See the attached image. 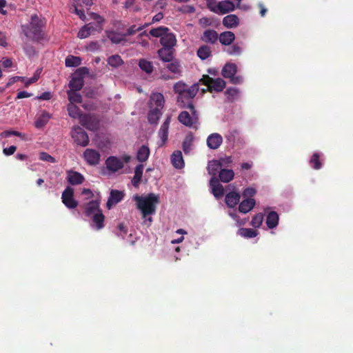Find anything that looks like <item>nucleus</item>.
<instances>
[{
	"mask_svg": "<svg viewBox=\"0 0 353 353\" xmlns=\"http://www.w3.org/2000/svg\"><path fill=\"white\" fill-rule=\"evenodd\" d=\"M108 63L113 68H117L121 65L123 61L119 55L115 54L108 57Z\"/></svg>",
	"mask_w": 353,
	"mask_h": 353,
	"instance_id": "45",
	"label": "nucleus"
},
{
	"mask_svg": "<svg viewBox=\"0 0 353 353\" xmlns=\"http://www.w3.org/2000/svg\"><path fill=\"white\" fill-rule=\"evenodd\" d=\"M118 230L119 231L117 232V235L123 239L127 232V230L125 228L123 224L120 223L118 225Z\"/></svg>",
	"mask_w": 353,
	"mask_h": 353,
	"instance_id": "60",
	"label": "nucleus"
},
{
	"mask_svg": "<svg viewBox=\"0 0 353 353\" xmlns=\"http://www.w3.org/2000/svg\"><path fill=\"white\" fill-rule=\"evenodd\" d=\"M77 91H68V99L70 104L80 103L82 101L81 95Z\"/></svg>",
	"mask_w": 353,
	"mask_h": 353,
	"instance_id": "43",
	"label": "nucleus"
},
{
	"mask_svg": "<svg viewBox=\"0 0 353 353\" xmlns=\"http://www.w3.org/2000/svg\"><path fill=\"white\" fill-rule=\"evenodd\" d=\"M131 160V157L128 154H123L120 157L116 156H110L105 160V165L107 170L115 173L124 168L125 163H128Z\"/></svg>",
	"mask_w": 353,
	"mask_h": 353,
	"instance_id": "5",
	"label": "nucleus"
},
{
	"mask_svg": "<svg viewBox=\"0 0 353 353\" xmlns=\"http://www.w3.org/2000/svg\"><path fill=\"white\" fill-rule=\"evenodd\" d=\"M83 85L82 79L79 77H73L69 83L70 91H79Z\"/></svg>",
	"mask_w": 353,
	"mask_h": 353,
	"instance_id": "39",
	"label": "nucleus"
},
{
	"mask_svg": "<svg viewBox=\"0 0 353 353\" xmlns=\"http://www.w3.org/2000/svg\"><path fill=\"white\" fill-rule=\"evenodd\" d=\"M216 9L217 10H215V13L224 14L234 10L235 5L233 1L230 0H224L218 2V7Z\"/></svg>",
	"mask_w": 353,
	"mask_h": 353,
	"instance_id": "15",
	"label": "nucleus"
},
{
	"mask_svg": "<svg viewBox=\"0 0 353 353\" xmlns=\"http://www.w3.org/2000/svg\"><path fill=\"white\" fill-rule=\"evenodd\" d=\"M99 201L92 200L85 205V214L92 220L91 225L95 230L104 227L105 216L99 208Z\"/></svg>",
	"mask_w": 353,
	"mask_h": 353,
	"instance_id": "2",
	"label": "nucleus"
},
{
	"mask_svg": "<svg viewBox=\"0 0 353 353\" xmlns=\"http://www.w3.org/2000/svg\"><path fill=\"white\" fill-rule=\"evenodd\" d=\"M206 141L209 148L216 150L222 144L223 137L219 133H212L208 137Z\"/></svg>",
	"mask_w": 353,
	"mask_h": 353,
	"instance_id": "16",
	"label": "nucleus"
},
{
	"mask_svg": "<svg viewBox=\"0 0 353 353\" xmlns=\"http://www.w3.org/2000/svg\"><path fill=\"white\" fill-rule=\"evenodd\" d=\"M199 91V85L194 84L188 88L185 92L177 96L178 105L182 108H192V99Z\"/></svg>",
	"mask_w": 353,
	"mask_h": 353,
	"instance_id": "6",
	"label": "nucleus"
},
{
	"mask_svg": "<svg viewBox=\"0 0 353 353\" xmlns=\"http://www.w3.org/2000/svg\"><path fill=\"white\" fill-rule=\"evenodd\" d=\"M199 24L203 27L210 26L212 24V20L208 17H202L199 19Z\"/></svg>",
	"mask_w": 353,
	"mask_h": 353,
	"instance_id": "63",
	"label": "nucleus"
},
{
	"mask_svg": "<svg viewBox=\"0 0 353 353\" xmlns=\"http://www.w3.org/2000/svg\"><path fill=\"white\" fill-rule=\"evenodd\" d=\"M179 11L183 13H193L195 12V8L193 6L186 5L179 8Z\"/></svg>",
	"mask_w": 353,
	"mask_h": 353,
	"instance_id": "58",
	"label": "nucleus"
},
{
	"mask_svg": "<svg viewBox=\"0 0 353 353\" xmlns=\"http://www.w3.org/2000/svg\"><path fill=\"white\" fill-rule=\"evenodd\" d=\"M83 158L90 165H97L101 160L100 153L94 149H86L83 152Z\"/></svg>",
	"mask_w": 353,
	"mask_h": 353,
	"instance_id": "12",
	"label": "nucleus"
},
{
	"mask_svg": "<svg viewBox=\"0 0 353 353\" xmlns=\"http://www.w3.org/2000/svg\"><path fill=\"white\" fill-rule=\"evenodd\" d=\"M230 82L233 84H241L243 81V79L241 76L234 75L230 79Z\"/></svg>",
	"mask_w": 353,
	"mask_h": 353,
	"instance_id": "64",
	"label": "nucleus"
},
{
	"mask_svg": "<svg viewBox=\"0 0 353 353\" xmlns=\"http://www.w3.org/2000/svg\"><path fill=\"white\" fill-rule=\"evenodd\" d=\"M165 103L163 95L160 92H153L150 95V108H159L162 110Z\"/></svg>",
	"mask_w": 353,
	"mask_h": 353,
	"instance_id": "17",
	"label": "nucleus"
},
{
	"mask_svg": "<svg viewBox=\"0 0 353 353\" xmlns=\"http://www.w3.org/2000/svg\"><path fill=\"white\" fill-rule=\"evenodd\" d=\"M188 88L189 87L182 81H179L174 85V90L178 95L185 92L188 90Z\"/></svg>",
	"mask_w": 353,
	"mask_h": 353,
	"instance_id": "51",
	"label": "nucleus"
},
{
	"mask_svg": "<svg viewBox=\"0 0 353 353\" xmlns=\"http://www.w3.org/2000/svg\"><path fill=\"white\" fill-rule=\"evenodd\" d=\"M91 19L94 20L83 26L78 32V37L85 39L95 32H100L102 30L103 19L96 13L91 14Z\"/></svg>",
	"mask_w": 353,
	"mask_h": 353,
	"instance_id": "4",
	"label": "nucleus"
},
{
	"mask_svg": "<svg viewBox=\"0 0 353 353\" xmlns=\"http://www.w3.org/2000/svg\"><path fill=\"white\" fill-rule=\"evenodd\" d=\"M143 165L139 164L136 166L134 170V175L132 179V183L134 187H138L140 184L143 175Z\"/></svg>",
	"mask_w": 353,
	"mask_h": 353,
	"instance_id": "32",
	"label": "nucleus"
},
{
	"mask_svg": "<svg viewBox=\"0 0 353 353\" xmlns=\"http://www.w3.org/2000/svg\"><path fill=\"white\" fill-rule=\"evenodd\" d=\"M67 180L70 184L76 185L82 183L84 177L78 172L70 170L67 172Z\"/></svg>",
	"mask_w": 353,
	"mask_h": 353,
	"instance_id": "19",
	"label": "nucleus"
},
{
	"mask_svg": "<svg viewBox=\"0 0 353 353\" xmlns=\"http://www.w3.org/2000/svg\"><path fill=\"white\" fill-rule=\"evenodd\" d=\"M240 194L236 192H231L225 196V203L230 208H234L240 201Z\"/></svg>",
	"mask_w": 353,
	"mask_h": 353,
	"instance_id": "25",
	"label": "nucleus"
},
{
	"mask_svg": "<svg viewBox=\"0 0 353 353\" xmlns=\"http://www.w3.org/2000/svg\"><path fill=\"white\" fill-rule=\"evenodd\" d=\"M208 1V8L212 11L215 12V10H217L218 2L216 0H207Z\"/></svg>",
	"mask_w": 353,
	"mask_h": 353,
	"instance_id": "59",
	"label": "nucleus"
},
{
	"mask_svg": "<svg viewBox=\"0 0 353 353\" xmlns=\"http://www.w3.org/2000/svg\"><path fill=\"white\" fill-rule=\"evenodd\" d=\"M210 186L212 193L216 199L221 198L224 194V189L223 185L219 183V179L216 176H212L210 180Z\"/></svg>",
	"mask_w": 353,
	"mask_h": 353,
	"instance_id": "13",
	"label": "nucleus"
},
{
	"mask_svg": "<svg viewBox=\"0 0 353 353\" xmlns=\"http://www.w3.org/2000/svg\"><path fill=\"white\" fill-rule=\"evenodd\" d=\"M234 176V173L230 169H221L219 171V179L223 183H228L231 181Z\"/></svg>",
	"mask_w": 353,
	"mask_h": 353,
	"instance_id": "30",
	"label": "nucleus"
},
{
	"mask_svg": "<svg viewBox=\"0 0 353 353\" xmlns=\"http://www.w3.org/2000/svg\"><path fill=\"white\" fill-rule=\"evenodd\" d=\"M79 122L81 125L91 131L97 130L99 126V121L97 118L90 114H83L80 117Z\"/></svg>",
	"mask_w": 353,
	"mask_h": 353,
	"instance_id": "9",
	"label": "nucleus"
},
{
	"mask_svg": "<svg viewBox=\"0 0 353 353\" xmlns=\"http://www.w3.org/2000/svg\"><path fill=\"white\" fill-rule=\"evenodd\" d=\"M174 49L170 48H161L158 50V55L163 62H170L173 60Z\"/></svg>",
	"mask_w": 353,
	"mask_h": 353,
	"instance_id": "21",
	"label": "nucleus"
},
{
	"mask_svg": "<svg viewBox=\"0 0 353 353\" xmlns=\"http://www.w3.org/2000/svg\"><path fill=\"white\" fill-rule=\"evenodd\" d=\"M167 68L169 71L174 74H179L181 73V65L178 61L174 60L169 62Z\"/></svg>",
	"mask_w": 353,
	"mask_h": 353,
	"instance_id": "47",
	"label": "nucleus"
},
{
	"mask_svg": "<svg viewBox=\"0 0 353 353\" xmlns=\"http://www.w3.org/2000/svg\"><path fill=\"white\" fill-rule=\"evenodd\" d=\"M40 74H41V71L39 70H37L35 72V73L34 74L33 77L26 79V81H25V79L23 80L24 81L25 85L27 87L29 85L36 82L39 79Z\"/></svg>",
	"mask_w": 353,
	"mask_h": 353,
	"instance_id": "55",
	"label": "nucleus"
},
{
	"mask_svg": "<svg viewBox=\"0 0 353 353\" xmlns=\"http://www.w3.org/2000/svg\"><path fill=\"white\" fill-rule=\"evenodd\" d=\"M238 234L245 238L250 239L257 235V232L251 228H242L238 230Z\"/></svg>",
	"mask_w": 353,
	"mask_h": 353,
	"instance_id": "41",
	"label": "nucleus"
},
{
	"mask_svg": "<svg viewBox=\"0 0 353 353\" xmlns=\"http://www.w3.org/2000/svg\"><path fill=\"white\" fill-rule=\"evenodd\" d=\"M255 193H256V190L254 188H248L243 191V196L244 197H250V196H254L255 194Z\"/></svg>",
	"mask_w": 353,
	"mask_h": 353,
	"instance_id": "61",
	"label": "nucleus"
},
{
	"mask_svg": "<svg viewBox=\"0 0 353 353\" xmlns=\"http://www.w3.org/2000/svg\"><path fill=\"white\" fill-rule=\"evenodd\" d=\"M134 200L137 202V208L143 214L144 221H148L150 224L152 221L150 216L156 212V207L159 202V196L154 193H150L146 196L136 195Z\"/></svg>",
	"mask_w": 353,
	"mask_h": 353,
	"instance_id": "1",
	"label": "nucleus"
},
{
	"mask_svg": "<svg viewBox=\"0 0 353 353\" xmlns=\"http://www.w3.org/2000/svg\"><path fill=\"white\" fill-rule=\"evenodd\" d=\"M43 21L37 14L31 17L29 24L23 25L21 26L22 31L26 37L32 41H39L43 39L42 28Z\"/></svg>",
	"mask_w": 353,
	"mask_h": 353,
	"instance_id": "3",
	"label": "nucleus"
},
{
	"mask_svg": "<svg viewBox=\"0 0 353 353\" xmlns=\"http://www.w3.org/2000/svg\"><path fill=\"white\" fill-rule=\"evenodd\" d=\"M148 23H145L144 26L137 27L135 25L130 26L126 31L125 37L131 36L134 34L137 31L143 30L145 27L148 26Z\"/></svg>",
	"mask_w": 353,
	"mask_h": 353,
	"instance_id": "53",
	"label": "nucleus"
},
{
	"mask_svg": "<svg viewBox=\"0 0 353 353\" xmlns=\"http://www.w3.org/2000/svg\"><path fill=\"white\" fill-rule=\"evenodd\" d=\"M237 72V66L234 63H226L221 71L222 75L226 79H230Z\"/></svg>",
	"mask_w": 353,
	"mask_h": 353,
	"instance_id": "26",
	"label": "nucleus"
},
{
	"mask_svg": "<svg viewBox=\"0 0 353 353\" xmlns=\"http://www.w3.org/2000/svg\"><path fill=\"white\" fill-rule=\"evenodd\" d=\"M201 81L208 86L210 92H221L225 87V81L221 78L213 79L208 75H204Z\"/></svg>",
	"mask_w": 353,
	"mask_h": 353,
	"instance_id": "7",
	"label": "nucleus"
},
{
	"mask_svg": "<svg viewBox=\"0 0 353 353\" xmlns=\"http://www.w3.org/2000/svg\"><path fill=\"white\" fill-rule=\"evenodd\" d=\"M124 197V192L117 190H112L110 193V196L106 203L108 209H110L113 205H115L120 202Z\"/></svg>",
	"mask_w": 353,
	"mask_h": 353,
	"instance_id": "14",
	"label": "nucleus"
},
{
	"mask_svg": "<svg viewBox=\"0 0 353 353\" xmlns=\"http://www.w3.org/2000/svg\"><path fill=\"white\" fill-rule=\"evenodd\" d=\"M160 43L164 48H173L176 46V39L173 33L168 31L160 39Z\"/></svg>",
	"mask_w": 353,
	"mask_h": 353,
	"instance_id": "18",
	"label": "nucleus"
},
{
	"mask_svg": "<svg viewBox=\"0 0 353 353\" xmlns=\"http://www.w3.org/2000/svg\"><path fill=\"white\" fill-rule=\"evenodd\" d=\"M12 135L19 137L21 138L23 140L26 139V135L25 134H22V133H21L18 131H15V130H6V131L2 132L0 134V137L2 138L9 137Z\"/></svg>",
	"mask_w": 353,
	"mask_h": 353,
	"instance_id": "49",
	"label": "nucleus"
},
{
	"mask_svg": "<svg viewBox=\"0 0 353 353\" xmlns=\"http://www.w3.org/2000/svg\"><path fill=\"white\" fill-rule=\"evenodd\" d=\"M50 115L47 112H43L36 121H35V127L37 128H41L48 123Z\"/></svg>",
	"mask_w": 353,
	"mask_h": 353,
	"instance_id": "44",
	"label": "nucleus"
},
{
	"mask_svg": "<svg viewBox=\"0 0 353 353\" xmlns=\"http://www.w3.org/2000/svg\"><path fill=\"white\" fill-rule=\"evenodd\" d=\"M193 137L192 134L186 136L183 142V150L185 154L189 153L192 150Z\"/></svg>",
	"mask_w": 353,
	"mask_h": 353,
	"instance_id": "48",
	"label": "nucleus"
},
{
	"mask_svg": "<svg viewBox=\"0 0 353 353\" xmlns=\"http://www.w3.org/2000/svg\"><path fill=\"white\" fill-rule=\"evenodd\" d=\"M279 223V215L278 214L274 212H270L266 219V224L268 227L270 229L274 228L276 227Z\"/></svg>",
	"mask_w": 353,
	"mask_h": 353,
	"instance_id": "33",
	"label": "nucleus"
},
{
	"mask_svg": "<svg viewBox=\"0 0 353 353\" xmlns=\"http://www.w3.org/2000/svg\"><path fill=\"white\" fill-rule=\"evenodd\" d=\"M178 119L180 123L185 126L192 127L194 125L193 119H192L190 114L186 111L181 112L178 117Z\"/></svg>",
	"mask_w": 353,
	"mask_h": 353,
	"instance_id": "34",
	"label": "nucleus"
},
{
	"mask_svg": "<svg viewBox=\"0 0 353 353\" xmlns=\"http://www.w3.org/2000/svg\"><path fill=\"white\" fill-rule=\"evenodd\" d=\"M221 169V165L220 164V161L218 160H212L209 161L207 170L208 174L215 176L218 172H219Z\"/></svg>",
	"mask_w": 353,
	"mask_h": 353,
	"instance_id": "31",
	"label": "nucleus"
},
{
	"mask_svg": "<svg viewBox=\"0 0 353 353\" xmlns=\"http://www.w3.org/2000/svg\"><path fill=\"white\" fill-rule=\"evenodd\" d=\"M171 161L173 166L176 169H181L184 166V161L181 151L177 150L173 152L171 156Z\"/></svg>",
	"mask_w": 353,
	"mask_h": 353,
	"instance_id": "27",
	"label": "nucleus"
},
{
	"mask_svg": "<svg viewBox=\"0 0 353 353\" xmlns=\"http://www.w3.org/2000/svg\"><path fill=\"white\" fill-rule=\"evenodd\" d=\"M222 23L227 28H234L239 24V19L235 14H229L223 19Z\"/></svg>",
	"mask_w": 353,
	"mask_h": 353,
	"instance_id": "24",
	"label": "nucleus"
},
{
	"mask_svg": "<svg viewBox=\"0 0 353 353\" xmlns=\"http://www.w3.org/2000/svg\"><path fill=\"white\" fill-rule=\"evenodd\" d=\"M92 5V0H74L72 7L74 12L81 19L85 21L86 19L83 8H88Z\"/></svg>",
	"mask_w": 353,
	"mask_h": 353,
	"instance_id": "11",
	"label": "nucleus"
},
{
	"mask_svg": "<svg viewBox=\"0 0 353 353\" xmlns=\"http://www.w3.org/2000/svg\"><path fill=\"white\" fill-rule=\"evenodd\" d=\"M218 39L222 45L229 46L235 39V35L231 31H225L220 34Z\"/></svg>",
	"mask_w": 353,
	"mask_h": 353,
	"instance_id": "28",
	"label": "nucleus"
},
{
	"mask_svg": "<svg viewBox=\"0 0 353 353\" xmlns=\"http://www.w3.org/2000/svg\"><path fill=\"white\" fill-rule=\"evenodd\" d=\"M255 203L256 202L254 199L248 198L244 199L239 205V211L243 214L248 213L254 208Z\"/></svg>",
	"mask_w": 353,
	"mask_h": 353,
	"instance_id": "23",
	"label": "nucleus"
},
{
	"mask_svg": "<svg viewBox=\"0 0 353 353\" xmlns=\"http://www.w3.org/2000/svg\"><path fill=\"white\" fill-rule=\"evenodd\" d=\"M225 93L228 95L229 99H233L239 95V90L236 88H229Z\"/></svg>",
	"mask_w": 353,
	"mask_h": 353,
	"instance_id": "57",
	"label": "nucleus"
},
{
	"mask_svg": "<svg viewBox=\"0 0 353 353\" xmlns=\"http://www.w3.org/2000/svg\"><path fill=\"white\" fill-rule=\"evenodd\" d=\"M310 164L312 168H313L315 170H319L321 168V163L319 161V154L317 152H315L312 156L310 160Z\"/></svg>",
	"mask_w": 353,
	"mask_h": 353,
	"instance_id": "50",
	"label": "nucleus"
},
{
	"mask_svg": "<svg viewBox=\"0 0 353 353\" xmlns=\"http://www.w3.org/2000/svg\"><path fill=\"white\" fill-rule=\"evenodd\" d=\"M17 150V147L14 145H11L9 148H6L3 149V152L6 156L12 155Z\"/></svg>",
	"mask_w": 353,
	"mask_h": 353,
	"instance_id": "62",
	"label": "nucleus"
},
{
	"mask_svg": "<svg viewBox=\"0 0 353 353\" xmlns=\"http://www.w3.org/2000/svg\"><path fill=\"white\" fill-rule=\"evenodd\" d=\"M39 159L43 161L50 162V163H55V159L48 154L46 152H41L39 154Z\"/></svg>",
	"mask_w": 353,
	"mask_h": 353,
	"instance_id": "56",
	"label": "nucleus"
},
{
	"mask_svg": "<svg viewBox=\"0 0 353 353\" xmlns=\"http://www.w3.org/2000/svg\"><path fill=\"white\" fill-rule=\"evenodd\" d=\"M196 53H197V56L201 60H205L206 59H208V57H210L211 56V54H212L211 48L206 45H203L197 50Z\"/></svg>",
	"mask_w": 353,
	"mask_h": 353,
	"instance_id": "37",
	"label": "nucleus"
},
{
	"mask_svg": "<svg viewBox=\"0 0 353 353\" xmlns=\"http://www.w3.org/2000/svg\"><path fill=\"white\" fill-rule=\"evenodd\" d=\"M150 153L149 148L146 145H142L137 152V160L141 163L146 161L150 156Z\"/></svg>",
	"mask_w": 353,
	"mask_h": 353,
	"instance_id": "36",
	"label": "nucleus"
},
{
	"mask_svg": "<svg viewBox=\"0 0 353 353\" xmlns=\"http://www.w3.org/2000/svg\"><path fill=\"white\" fill-rule=\"evenodd\" d=\"M168 31H170L168 28L159 26L157 28L150 30V34L154 37H160L161 39L164 34L167 33Z\"/></svg>",
	"mask_w": 353,
	"mask_h": 353,
	"instance_id": "42",
	"label": "nucleus"
},
{
	"mask_svg": "<svg viewBox=\"0 0 353 353\" xmlns=\"http://www.w3.org/2000/svg\"><path fill=\"white\" fill-rule=\"evenodd\" d=\"M67 67H77L81 64V59L79 57L69 55L65 61Z\"/></svg>",
	"mask_w": 353,
	"mask_h": 353,
	"instance_id": "40",
	"label": "nucleus"
},
{
	"mask_svg": "<svg viewBox=\"0 0 353 353\" xmlns=\"http://www.w3.org/2000/svg\"><path fill=\"white\" fill-rule=\"evenodd\" d=\"M74 141L79 145L85 147L89 143V137L86 132L79 126H74L71 131Z\"/></svg>",
	"mask_w": 353,
	"mask_h": 353,
	"instance_id": "8",
	"label": "nucleus"
},
{
	"mask_svg": "<svg viewBox=\"0 0 353 353\" xmlns=\"http://www.w3.org/2000/svg\"><path fill=\"white\" fill-rule=\"evenodd\" d=\"M171 118L170 117H168L165 121L162 123L159 131V137L162 141V144L165 143L168 140V129L170 123Z\"/></svg>",
	"mask_w": 353,
	"mask_h": 353,
	"instance_id": "22",
	"label": "nucleus"
},
{
	"mask_svg": "<svg viewBox=\"0 0 353 353\" xmlns=\"http://www.w3.org/2000/svg\"><path fill=\"white\" fill-rule=\"evenodd\" d=\"M218 38L219 34L216 31L210 29L205 30L201 37L203 41L211 44L215 43L217 41Z\"/></svg>",
	"mask_w": 353,
	"mask_h": 353,
	"instance_id": "20",
	"label": "nucleus"
},
{
	"mask_svg": "<svg viewBox=\"0 0 353 353\" xmlns=\"http://www.w3.org/2000/svg\"><path fill=\"white\" fill-rule=\"evenodd\" d=\"M61 199L63 204L69 209H74L78 205V202L74 199V190L70 186L63 192Z\"/></svg>",
	"mask_w": 353,
	"mask_h": 353,
	"instance_id": "10",
	"label": "nucleus"
},
{
	"mask_svg": "<svg viewBox=\"0 0 353 353\" xmlns=\"http://www.w3.org/2000/svg\"><path fill=\"white\" fill-rule=\"evenodd\" d=\"M227 52L230 55H239L242 52V49L238 44H234L228 48Z\"/></svg>",
	"mask_w": 353,
	"mask_h": 353,
	"instance_id": "54",
	"label": "nucleus"
},
{
	"mask_svg": "<svg viewBox=\"0 0 353 353\" xmlns=\"http://www.w3.org/2000/svg\"><path fill=\"white\" fill-rule=\"evenodd\" d=\"M161 114L162 112L161 110H159V108H150L148 116L149 123L157 124Z\"/></svg>",
	"mask_w": 353,
	"mask_h": 353,
	"instance_id": "29",
	"label": "nucleus"
},
{
	"mask_svg": "<svg viewBox=\"0 0 353 353\" xmlns=\"http://www.w3.org/2000/svg\"><path fill=\"white\" fill-rule=\"evenodd\" d=\"M263 221V214L262 213L256 214L253 216L251 221V225L255 228H259L261 225Z\"/></svg>",
	"mask_w": 353,
	"mask_h": 353,
	"instance_id": "52",
	"label": "nucleus"
},
{
	"mask_svg": "<svg viewBox=\"0 0 353 353\" xmlns=\"http://www.w3.org/2000/svg\"><path fill=\"white\" fill-rule=\"evenodd\" d=\"M68 114L70 117L77 119L79 118L80 120V117H81L83 114H81V111L80 108L77 106L75 104H70L69 103L68 105Z\"/></svg>",
	"mask_w": 353,
	"mask_h": 353,
	"instance_id": "38",
	"label": "nucleus"
},
{
	"mask_svg": "<svg viewBox=\"0 0 353 353\" xmlns=\"http://www.w3.org/2000/svg\"><path fill=\"white\" fill-rule=\"evenodd\" d=\"M108 38L114 43H119L125 40V34L115 31H106Z\"/></svg>",
	"mask_w": 353,
	"mask_h": 353,
	"instance_id": "35",
	"label": "nucleus"
},
{
	"mask_svg": "<svg viewBox=\"0 0 353 353\" xmlns=\"http://www.w3.org/2000/svg\"><path fill=\"white\" fill-rule=\"evenodd\" d=\"M139 65L140 68L145 71L147 74H150L153 70V66L150 61H148L145 59H141L139 61Z\"/></svg>",
	"mask_w": 353,
	"mask_h": 353,
	"instance_id": "46",
	"label": "nucleus"
}]
</instances>
